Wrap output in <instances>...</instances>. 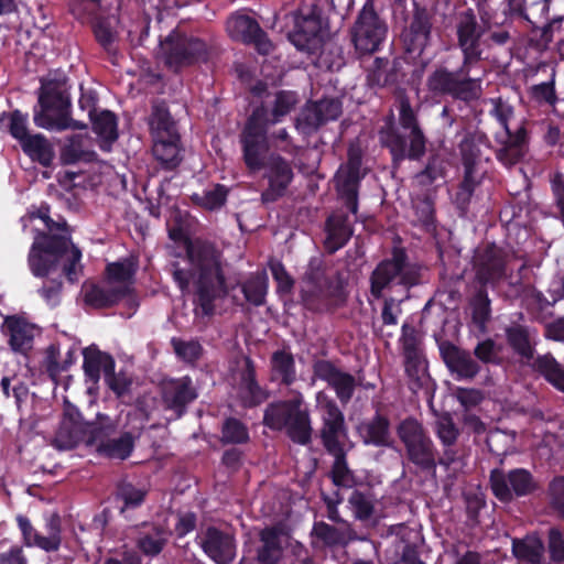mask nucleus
<instances>
[{
	"label": "nucleus",
	"instance_id": "obj_46",
	"mask_svg": "<svg viewBox=\"0 0 564 564\" xmlns=\"http://www.w3.org/2000/svg\"><path fill=\"white\" fill-rule=\"evenodd\" d=\"M21 148L33 161L44 166H50L54 159L53 147L42 134H31L22 141Z\"/></svg>",
	"mask_w": 564,
	"mask_h": 564
},
{
	"label": "nucleus",
	"instance_id": "obj_33",
	"mask_svg": "<svg viewBox=\"0 0 564 564\" xmlns=\"http://www.w3.org/2000/svg\"><path fill=\"white\" fill-rule=\"evenodd\" d=\"M512 554L528 564H551L545 556V545L538 535L512 540Z\"/></svg>",
	"mask_w": 564,
	"mask_h": 564
},
{
	"label": "nucleus",
	"instance_id": "obj_10",
	"mask_svg": "<svg viewBox=\"0 0 564 564\" xmlns=\"http://www.w3.org/2000/svg\"><path fill=\"white\" fill-rule=\"evenodd\" d=\"M397 435L403 443L409 460L423 471H434L438 460L432 438L423 425L406 417L397 426Z\"/></svg>",
	"mask_w": 564,
	"mask_h": 564
},
{
	"label": "nucleus",
	"instance_id": "obj_18",
	"mask_svg": "<svg viewBox=\"0 0 564 564\" xmlns=\"http://www.w3.org/2000/svg\"><path fill=\"white\" fill-rule=\"evenodd\" d=\"M481 135L468 133L459 144L463 165L465 169L464 181L456 194V202L463 208L465 207L479 184L481 172L479 170L480 150L479 143Z\"/></svg>",
	"mask_w": 564,
	"mask_h": 564
},
{
	"label": "nucleus",
	"instance_id": "obj_25",
	"mask_svg": "<svg viewBox=\"0 0 564 564\" xmlns=\"http://www.w3.org/2000/svg\"><path fill=\"white\" fill-rule=\"evenodd\" d=\"M314 375L334 389L343 404L348 403L352 398L357 383L350 373L341 371L327 360H318L314 365Z\"/></svg>",
	"mask_w": 564,
	"mask_h": 564
},
{
	"label": "nucleus",
	"instance_id": "obj_24",
	"mask_svg": "<svg viewBox=\"0 0 564 564\" xmlns=\"http://www.w3.org/2000/svg\"><path fill=\"white\" fill-rule=\"evenodd\" d=\"M200 545L217 564H231L236 557V541L231 533L208 527L200 536Z\"/></svg>",
	"mask_w": 564,
	"mask_h": 564
},
{
	"label": "nucleus",
	"instance_id": "obj_3",
	"mask_svg": "<svg viewBox=\"0 0 564 564\" xmlns=\"http://www.w3.org/2000/svg\"><path fill=\"white\" fill-rule=\"evenodd\" d=\"M322 413V429L319 431L322 443L334 457L330 468V478L337 487L351 488L356 480L352 470L348 467L346 454L350 449L347 444V429L343 412L333 400H319Z\"/></svg>",
	"mask_w": 564,
	"mask_h": 564
},
{
	"label": "nucleus",
	"instance_id": "obj_54",
	"mask_svg": "<svg viewBox=\"0 0 564 564\" xmlns=\"http://www.w3.org/2000/svg\"><path fill=\"white\" fill-rule=\"evenodd\" d=\"M445 177V161L440 155H432L425 169L416 174V181L422 186H429Z\"/></svg>",
	"mask_w": 564,
	"mask_h": 564
},
{
	"label": "nucleus",
	"instance_id": "obj_19",
	"mask_svg": "<svg viewBox=\"0 0 564 564\" xmlns=\"http://www.w3.org/2000/svg\"><path fill=\"white\" fill-rule=\"evenodd\" d=\"M263 111H253L247 121L241 134L243 144V159L251 171H259L265 166L264 153L267 151V128L259 123Z\"/></svg>",
	"mask_w": 564,
	"mask_h": 564
},
{
	"label": "nucleus",
	"instance_id": "obj_47",
	"mask_svg": "<svg viewBox=\"0 0 564 564\" xmlns=\"http://www.w3.org/2000/svg\"><path fill=\"white\" fill-rule=\"evenodd\" d=\"M532 366L551 384L564 392V368L551 354L539 356Z\"/></svg>",
	"mask_w": 564,
	"mask_h": 564
},
{
	"label": "nucleus",
	"instance_id": "obj_7",
	"mask_svg": "<svg viewBox=\"0 0 564 564\" xmlns=\"http://www.w3.org/2000/svg\"><path fill=\"white\" fill-rule=\"evenodd\" d=\"M345 285L343 273L328 269L321 259L314 258L301 282L302 299L310 306L328 299L343 300Z\"/></svg>",
	"mask_w": 564,
	"mask_h": 564
},
{
	"label": "nucleus",
	"instance_id": "obj_27",
	"mask_svg": "<svg viewBox=\"0 0 564 564\" xmlns=\"http://www.w3.org/2000/svg\"><path fill=\"white\" fill-rule=\"evenodd\" d=\"M269 170V187L262 193L263 203L275 202L282 197L293 178L290 164L279 155H271L265 164Z\"/></svg>",
	"mask_w": 564,
	"mask_h": 564
},
{
	"label": "nucleus",
	"instance_id": "obj_56",
	"mask_svg": "<svg viewBox=\"0 0 564 564\" xmlns=\"http://www.w3.org/2000/svg\"><path fill=\"white\" fill-rule=\"evenodd\" d=\"M405 371L408 376L419 386L426 378L425 361L419 356L415 348L405 346Z\"/></svg>",
	"mask_w": 564,
	"mask_h": 564
},
{
	"label": "nucleus",
	"instance_id": "obj_11",
	"mask_svg": "<svg viewBox=\"0 0 564 564\" xmlns=\"http://www.w3.org/2000/svg\"><path fill=\"white\" fill-rule=\"evenodd\" d=\"M492 105L491 113L503 127L505 134L499 137L500 148L497 156L507 166L518 163L528 152V135L525 129L520 124L512 131L510 120L513 117L512 107L502 98L490 99Z\"/></svg>",
	"mask_w": 564,
	"mask_h": 564
},
{
	"label": "nucleus",
	"instance_id": "obj_58",
	"mask_svg": "<svg viewBox=\"0 0 564 564\" xmlns=\"http://www.w3.org/2000/svg\"><path fill=\"white\" fill-rule=\"evenodd\" d=\"M227 194V188L218 184L212 191L194 194L193 200L206 209H215L224 205Z\"/></svg>",
	"mask_w": 564,
	"mask_h": 564
},
{
	"label": "nucleus",
	"instance_id": "obj_64",
	"mask_svg": "<svg viewBox=\"0 0 564 564\" xmlns=\"http://www.w3.org/2000/svg\"><path fill=\"white\" fill-rule=\"evenodd\" d=\"M549 491L552 508L564 518V477L555 478L551 482Z\"/></svg>",
	"mask_w": 564,
	"mask_h": 564
},
{
	"label": "nucleus",
	"instance_id": "obj_28",
	"mask_svg": "<svg viewBox=\"0 0 564 564\" xmlns=\"http://www.w3.org/2000/svg\"><path fill=\"white\" fill-rule=\"evenodd\" d=\"M431 34V18L425 8L415 7L409 25L402 32V40L409 53H421Z\"/></svg>",
	"mask_w": 564,
	"mask_h": 564
},
{
	"label": "nucleus",
	"instance_id": "obj_6",
	"mask_svg": "<svg viewBox=\"0 0 564 564\" xmlns=\"http://www.w3.org/2000/svg\"><path fill=\"white\" fill-rule=\"evenodd\" d=\"M264 423L274 430H285L286 435L301 445H306L312 440L310 412L301 394L291 400L271 404L265 410Z\"/></svg>",
	"mask_w": 564,
	"mask_h": 564
},
{
	"label": "nucleus",
	"instance_id": "obj_30",
	"mask_svg": "<svg viewBox=\"0 0 564 564\" xmlns=\"http://www.w3.org/2000/svg\"><path fill=\"white\" fill-rule=\"evenodd\" d=\"M434 431L444 446L443 455L438 459V464L449 466L457 459V453L453 449L460 434L459 429L455 424L452 415L447 412L440 414L434 424Z\"/></svg>",
	"mask_w": 564,
	"mask_h": 564
},
{
	"label": "nucleus",
	"instance_id": "obj_62",
	"mask_svg": "<svg viewBox=\"0 0 564 564\" xmlns=\"http://www.w3.org/2000/svg\"><path fill=\"white\" fill-rule=\"evenodd\" d=\"M248 440L246 426L236 419H228L223 426L221 441L225 443H243Z\"/></svg>",
	"mask_w": 564,
	"mask_h": 564
},
{
	"label": "nucleus",
	"instance_id": "obj_55",
	"mask_svg": "<svg viewBox=\"0 0 564 564\" xmlns=\"http://www.w3.org/2000/svg\"><path fill=\"white\" fill-rule=\"evenodd\" d=\"M317 110L315 102L307 104L296 118V129L304 134H310L317 130L324 123Z\"/></svg>",
	"mask_w": 564,
	"mask_h": 564
},
{
	"label": "nucleus",
	"instance_id": "obj_4",
	"mask_svg": "<svg viewBox=\"0 0 564 564\" xmlns=\"http://www.w3.org/2000/svg\"><path fill=\"white\" fill-rule=\"evenodd\" d=\"M398 102L399 123L402 129L408 131V134L402 135L390 124L380 130V140L390 149L395 162L405 158L420 159L425 152V137L419 126L416 112L404 95L399 96Z\"/></svg>",
	"mask_w": 564,
	"mask_h": 564
},
{
	"label": "nucleus",
	"instance_id": "obj_26",
	"mask_svg": "<svg viewBox=\"0 0 564 564\" xmlns=\"http://www.w3.org/2000/svg\"><path fill=\"white\" fill-rule=\"evenodd\" d=\"M440 351L446 367L457 378L471 380L479 373L480 366L471 355L451 341H442Z\"/></svg>",
	"mask_w": 564,
	"mask_h": 564
},
{
	"label": "nucleus",
	"instance_id": "obj_37",
	"mask_svg": "<svg viewBox=\"0 0 564 564\" xmlns=\"http://www.w3.org/2000/svg\"><path fill=\"white\" fill-rule=\"evenodd\" d=\"M284 534L278 528H265L260 532L261 545L258 547L257 557L264 564H278L282 557V540Z\"/></svg>",
	"mask_w": 564,
	"mask_h": 564
},
{
	"label": "nucleus",
	"instance_id": "obj_21",
	"mask_svg": "<svg viewBox=\"0 0 564 564\" xmlns=\"http://www.w3.org/2000/svg\"><path fill=\"white\" fill-rule=\"evenodd\" d=\"M18 523L28 546H37L46 552H55L62 543L61 518L53 513L47 519L43 531L35 530L24 517H18Z\"/></svg>",
	"mask_w": 564,
	"mask_h": 564
},
{
	"label": "nucleus",
	"instance_id": "obj_22",
	"mask_svg": "<svg viewBox=\"0 0 564 564\" xmlns=\"http://www.w3.org/2000/svg\"><path fill=\"white\" fill-rule=\"evenodd\" d=\"M227 30L232 39L253 44L261 54H269L273 48L259 23L248 15L231 17L227 22Z\"/></svg>",
	"mask_w": 564,
	"mask_h": 564
},
{
	"label": "nucleus",
	"instance_id": "obj_5",
	"mask_svg": "<svg viewBox=\"0 0 564 564\" xmlns=\"http://www.w3.org/2000/svg\"><path fill=\"white\" fill-rule=\"evenodd\" d=\"M39 110L33 120L37 127L48 130H83L87 124L73 119L69 115L70 100L64 87L58 83L48 82L42 85L39 93Z\"/></svg>",
	"mask_w": 564,
	"mask_h": 564
},
{
	"label": "nucleus",
	"instance_id": "obj_34",
	"mask_svg": "<svg viewBox=\"0 0 564 564\" xmlns=\"http://www.w3.org/2000/svg\"><path fill=\"white\" fill-rule=\"evenodd\" d=\"M299 99L293 91L281 90L275 94L272 109L269 110L264 106L257 107L253 111H263L259 123L267 129L281 120L282 117L290 113L297 105Z\"/></svg>",
	"mask_w": 564,
	"mask_h": 564
},
{
	"label": "nucleus",
	"instance_id": "obj_60",
	"mask_svg": "<svg viewBox=\"0 0 564 564\" xmlns=\"http://www.w3.org/2000/svg\"><path fill=\"white\" fill-rule=\"evenodd\" d=\"M487 446L496 455H505L512 446L513 435L501 430H494L488 433Z\"/></svg>",
	"mask_w": 564,
	"mask_h": 564
},
{
	"label": "nucleus",
	"instance_id": "obj_41",
	"mask_svg": "<svg viewBox=\"0 0 564 564\" xmlns=\"http://www.w3.org/2000/svg\"><path fill=\"white\" fill-rule=\"evenodd\" d=\"M359 433L366 444L376 446H389L391 444L390 422L380 414L361 423Z\"/></svg>",
	"mask_w": 564,
	"mask_h": 564
},
{
	"label": "nucleus",
	"instance_id": "obj_13",
	"mask_svg": "<svg viewBox=\"0 0 564 564\" xmlns=\"http://www.w3.org/2000/svg\"><path fill=\"white\" fill-rule=\"evenodd\" d=\"M490 488L498 500L509 503L517 498L534 495L541 489V485L524 468H516L509 471L494 469L490 473Z\"/></svg>",
	"mask_w": 564,
	"mask_h": 564
},
{
	"label": "nucleus",
	"instance_id": "obj_8",
	"mask_svg": "<svg viewBox=\"0 0 564 564\" xmlns=\"http://www.w3.org/2000/svg\"><path fill=\"white\" fill-rule=\"evenodd\" d=\"M420 268L408 261L402 249H394L392 258L381 261L370 275V293L380 299L386 289L392 284L404 285L406 289L419 283Z\"/></svg>",
	"mask_w": 564,
	"mask_h": 564
},
{
	"label": "nucleus",
	"instance_id": "obj_17",
	"mask_svg": "<svg viewBox=\"0 0 564 564\" xmlns=\"http://www.w3.org/2000/svg\"><path fill=\"white\" fill-rule=\"evenodd\" d=\"M456 21L457 45L463 53L465 72L467 67L481 59V36L485 30L478 23L476 13L470 8L459 12Z\"/></svg>",
	"mask_w": 564,
	"mask_h": 564
},
{
	"label": "nucleus",
	"instance_id": "obj_16",
	"mask_svg": "<svg viewBox=\"0 0 564 564\" xmlns=\"http://www.w3.org/2000/svg\"><path fill=\"white\" fill-rule=\"evenodd\" d=\"M362 151L359 145L350 144L348 159L335 175V187L346 207L356 214L358 209V186L364 173L361 172Z\"/></svg>",
	"mask_w": 564,
	"mask_h": 564
},
{
	"label": "nucleus",
	"instance_id": "obj_35",
	"mask_svg": "<svg viewBox=\"0 0 564 564\" xmlns=\"http://www.w3.org/2000/svg\"><path fill=\"white\" fill-rule=\"evenodd\" d=\"M239 395L247 406H254L267 400V393L256 382L254 367L248 357H243Z\"/></svg>",
	"mask_w": 564,
	"mask_h": 564
},
{
	"label": "nucleus",
	"instance_id": "obj_49",
	"mask_svg": "<svg viewBox=\"0 0 564 564\" xmlns=\"http://www.w3.org/2000/svg\"><path fill=\"white\" fill-rule=\"evenodd\" d=\"M170 534L162 528H153L150 532L141 534L137 546L147 556L159 555L169 541Z\"/></svg>",
	"mask_w": 564,
	"mask_h": 564
},
{
	"label": "nucleus",
	"instance_id": "obj_45",
	"mask_svg": "<svg viewBox=\"0 0 564 564\" xmlns=\"http://www.w3.org/2000/svg\"><path fill=\"white\" fill-rule=\"evenodd\" d=\"M115 369L113 359L95 348H87L84 351V370L87 377L94 382H96L100 372L102 371L105 377L109 373L110 370Z\"/></svg>",
	"mask_w": 564,
	"mask_h": 564
},
{
	"label": "nucleus",
	"instance_id": "obj_63",
	"mask_svg": "<svg viewBox=\"0 0 564 564\" xmlns=\"http://www.w3.org/2000/svg\"><path fill=\"white\" fill-rule=\"evenodd\" d=\"M453 395L467 412H470L485 399L482 391L475 388H456Z\"/></svg>",
	"mask_w": 564,
	"mask_h": 564
},
{
	"label": "nucleus",
	"instance_id": "obj_23",
	"mask_svg": "<svg viewBox=\"0 0 564 564\" xmlns=\"http://www.w3.org/2000/svg\"><path fill=\"white\" fill-rule=\"evenodd\" d=\"M292 20L294 29L289 34L290 40L300 50L310 48L323 26L321 8L317 4H312L306 12L293 13Z\"/></svg>",
	"mask_w": 564,
	"mask_h": 564
},
{
	"label": "nucleus",
	"instance_id": "obj_57",
	"mask_svg": "<svg viewBox=\"0 0 564 564\" xmlns=\"http://www.w3.org/2000/svg\"><path fill=\"white\" fill-rule=\"evenodd\" d=\"M473 322L484 330L486 323L490 318V301L486 292L481 289L470 302Z\"/></svg>",
	"mask_w": 564,
	"mask_h": 564
},
{
	"label": "nucleus",
	"instance_id": "obj_2",
	"mask_svg": "<svg viewBox=\"0 0 564 564\" xmlns=\"http://www.w3.org/2000/svg\"><path fill=\"white\" fill-rule=\"evenodd\" d=\"M191 278L195 285L196 314H214V302L225 293V279L221 274L218 254L214 247L196 242L189 246Z\"/></svg>",
	"mask_w": 564,
	"mask_h": 564
},
{
	"label": "nucleus",
	"instance_id": "obj_14",
	"mask_svg": "<svg viewBox=\"0 0 564 564\" xmlns=\"http://www.w3.org/2000/svg\"><path fill=\"white\" fill-rule=\"evenodd\" d=\"M208 51V45L203 40L180 32H173L161 42L164 63L175 72L195 62L206 61Z\"/></svg>",
	"mask_w": 564,
	"mask_h": 564
},
{
	"label": "nucleus",
	"instance_id": "obj_44",
	"mask_svg": "<svg viewBox=\"0 0 564 564\" xmlns=\"http://www.w3.org/2000/svg\"><path fill=\"white\" fill-rule=\"evenodd\" d=\"M178 141L180 134L155 137L153 155L167 169L175 167L181 161Z\"/></svg>",
	"mask_w": 564,
	"mask_h": 564
},
{
	"label": "nucleus",
	"instance_id": "obj_42",
	"mask_svg": "<svg viewBox=\"0 0 564 564\" xmlns=\"http://www.w3.org/2000/svg\"><path fill=\"white\" fill-rule=\"evenodd\" d=\"M121 295L111 288L106 281L104 285L85 284L84 301L94 308H105L117 304L121 300Z\"/></svg>",
	"mask_w": 564,
	"mask_h": 564
},
{
	"label": "nucleus",
	"instance_id": "obj_48",
	"mask_svg": "<svg viewBox=\"0 0 564 564\" xmlns=\"http://www.w3.org/2000/svg\"><path fill=\"white\" fill-rule=\"evenodd\" d=\"M90 138L86 134H75L67 139L62 151V158L66 163H74L79 160H90L94 152L89 149Z\"/></svg>",
	"mask_w": 564,
	"mask_h": 564
},
{
	"label": "nucleus",
	"instance_id": "obj_1",
	"mask_svg": "<svg viewBox=\"0 0 564 564\" xmlns=\"http://www.w3.org/2000/svg\"><path fill=\"white\" fill-rule=\"evenodd\" d=\"M47 234L40 235L29 253V265L34 275L44 278L63 262V272L69 281L77 274V265L82 258L80 250L73 245L70 232L65 221H53L43 217Z\"/></svg>",
	"mask_w": 564,
	"mask_h": 564
},
{
	"label": "nucleus",
	"instance_id": "obj_36",
	"mask_svg": "<svg viewBox=\"0 0 564 564\" xmlns=\"http://www.w3.org/2000/svg\"><path fill=\"white\" fill-rule=\"evenodd\" d=\"M195 398L196 393L188 378L170 381L163 387V400L166 406L176 410L178 415L182 409Z\"/></svg>",
	"mask_w": 564,
	"mask_h": 564
},
{
	"label": "nucleus",
	"instance_id": "obj_52",
	"mask_svg": "<svg viewBox=\"0 0 564 564\" xmlns=\"http://www.w3.org/2000/svg\"><path fill=\"white\" fill-rule=\"evenodd\" d=\"M267 289L268 276L264 271L254 273L242 284L246 300L257 306L264 303Z\"/></svg>",
	"mask_w": 564,
	"mask_h": 564
},
{
	"label": "nucleus",
	"instance_id": "obj_15",
	"mask_svg": "<svg viewBox=\"0 0 564 564\" xmlns=\"http://www.w3.org/2000/svg\"><path fill=\"white\" fill-rule=\"evenodd\" d=\"M388 26L375 11L373 4L367 2L358 13L351 28V41L360 54H371L386 39Z\"/></svg>",
	"mask_w": 564,
	"mask_h": 564
},
{
	"label": "nucleus",
	"instance_id": "obj_53",
	"mask_svg": "<svg viewBox=\"0 0 564 564\" xmlns=\"http://www.w3.org/2000/svg\"><path fill=\"white\" fill-rule=\"evenodd\" d=\"M507 338L512 349L527 361L533 358L534 348L529 332L522 326L507 329Z\"/></svg>",
	"mask_w": 564,
	"mask_h": 564
},
{
	"label": "nucleus",
	"instance_id": "obj_32",
	"mask_svg": "<svg viewBox=\"0 0 564 564\" xmlns=\"http://www.w3.org/2000/svg\"><path fill=\"white\" fill-rule=\"evenodd\" d=\"M106 282L113 288L121 297L130 294L137 271V263L132 258H126L107 267Z\"/></svg>",
	"mask_w": 564,
	"mask_h": 564
},
{
	"label": "nucleus",
	"instance_id": "obj_59",
	"mask_svg": "<svg viewBox=\"0 0 564 564\" xmlns=\"http://www.w3.org/2000/svg\"><path fill=\"white\" fill-rule=\"evenodd\" d=\"M547 552L552 562L564 563V534L556 527H552L547 531Z\"/></svg>",
	"mask_w": 564,
	"mask_h": 564
},
{
	"label": "nucleus",
	"instance_id": "obj_43",
	"mask_svg": "<svg viewBox=\"0 0 564 564\" xmlns=\"http://www.w3.org/2000/svg\"><path fill=\"white\" fill-rule=\"evenodd\" d=\"M89 117L93 121V130L101 139V148L109 150V144L117 140V120L111 111L104 110L95 113V110H89Z\"/></svg>",
	"mask_w": 564,
	"mask_h": 564
},
{
	"label": "nucleus",
	"instance_id": "obj_61",
	"mask_svg": "<svg viewBox=\"0 0 564 564\" xmlns=\"http://www.w3.org/2000/svg\"><path fill=\"white\" fill-rule=\"evenodd\" d=\"M348 502L351 506L355 517L359 520H367L373 513L375 507L371 498L360 491H354Z\"/></svg>",
	"mask_w": 564,
	"mask_h": 564
},
{
	"label": "nucleus",
	"instance_id": "obj_31",
	"mask_svg": "<svg viewBox=\"0 0 564 564\" xmlns=\"http://www.w3.org/2000/svg\"><path fill=\"white\" fill-rule=\"evenodd\" d=\"M2 330L9 336V344L14 351L25 352L32 347L36 327L18 316H8Z\"/></svg>",
	"mask_w": 564,
	"mask_h": 564
},
{
	"label": "nucleus",
	"instance_id": "obj_51",
	"mask_svg": "<svg viewBox=\"0 0 564 564\" xmlns=\"http://www.w3.org/2000/svg\"><path fill=\"white\" fill-rule=\"evenodd\" d=\"M273 376L290 386L295 380L294 358L286 350H278L271 357Z\"/></svg>",
	"mask_w": 564,
	"mask_h": 564
},
{
	"label": "nucleus",
	"instance_id": "obj_20",
	"mask_svg": "<svg viewBox=\"0 0 564 564\" xmlns=\"http://www.w3.org/2000/svg\"><path fill=\"white\" fill-rule=\"evenodd\" d=\"M94 423H84L78 411L66 402L64 415L59 426L52 440V445L59 451L75 448L79 443L86 441L90 435V427Z\"/></svg>",
	"mask_w": 564,
	"mask_h": 564
},
{
	"label": "nucleus",
	"instance_id": "obj_29",
	"mask_svg": "<svg viewBox=\"0 0 564 564\" xmlns=\"http://www.w3.org/2000/svg\"><path fill=\"white\" fill-rule=\"evenodd\" d=\"M511 257L496 246L488 247L477 258L476 278L481 284L494 282L506 275V265Z\"/></svg>",
	"mask_w": 564,
	"mask_h": 564
},
{
	"label": "nucleus",
	"instance_id": "obj_38",
	"mask_svg": "<svg viewBox=\"0 0 564 564\" xmlns=\"http://www.w3.org/2000/svg\"><path fill=\"white\" fill-rule=\"evenodd\" d=\"M312 534L327 546L346 545L350 541L359 539L349 523L344 527H333L323 521L316 522L313 527Z\"/></svg>",
	"mask_w": 564,
	"mask_h": 564
},
{
	"label": "nucleus",
	"instance_id": "obj_40",
	"mask_svg": "<svg viewBox=\"0 0 564 564\" xmlns=\"http://www.w3.org/2000/svg\"><path fill=\"white\" fill-rule=\"evenodd\" d=\"M366 83L372 88H383L397 80V65L391 64L388 58L376 57L366 66Z\"/></svg>",
	"mask_w": 564,
	"mask_h": 564
},
{
	"label": "nucleus",
	"instance_id": "obj_39",
	"mask_svg": "<svg viewBox=\"0 0 564 564\" xmlns=\"http://www.w3.org/2000/svg\"><path fill=\"white\" fill-rule=\"evenodd\" d=\"M328 236L325 241L329 252L341 248L352 235L351 223L348 215L343 212L334 213L327 220Z\"/></svg>",
	"mask_w": 564,
	"mask_h": 564
},
{
	"label": "nucleus",
	"instance_id": "obj_50",
	"mask_svg": "<svg viewBox=\"0 0 564 564\" xmlns=\"http://www.w3.org/2000/svg\"><path fill=\"white\" fill-rule=\"evenodd\" d=\"M150 126L155 137L178 134L176 123L172 119L166 106L163 102H155L150 119Z\"/></svg>",
	"mask_w": 564,
	"mask_h": 564
},
{
	"label": "nucleus",
	"instance_id": "obj_9",
	"mask_svg": "<svg viewBox=\"0 0 564 564\" xmlns=\"http://www.w3.org/2000/svg\"><path fill=\"white\" fill-rule=\"evenodd\" d=\"M116 423L106 415H98L96 424L90 427L86 446L99 455L123 460L130 456L134 447V437L129 432L117 433Z\"/></svg>",
	"mask_w": 564,
	"mask_h": 564
},
{
	"label": "nucleus",
	"instance_id": "obj_12",
	"mask_svg": "<svg viewBox=\"0 0 564 564\" xmlns=\"http://www.w3.org/2000/svg\"><path fill=\"white\" fill-rule=\"evenodd\" d=\"M469 68L464 72V63L456 72L445 67L436 68L429 75L426 86L434 95H449L466 102L477 100L482 93L481 79L469 77Z\"/></svg>",
	"mask_w": 564,
	"mask_h": 564
}]
</instances>
